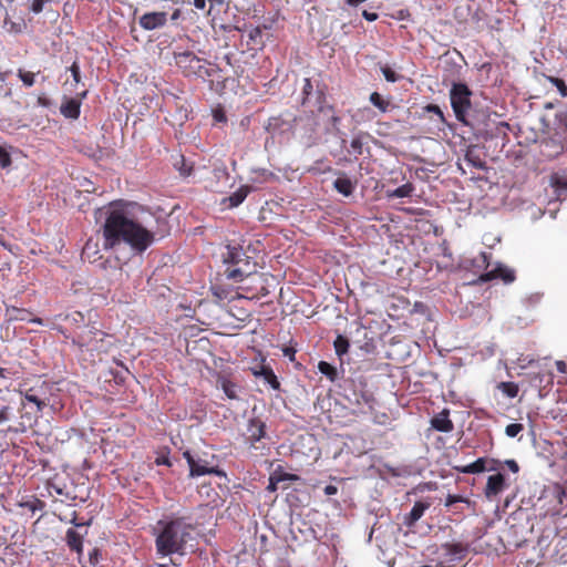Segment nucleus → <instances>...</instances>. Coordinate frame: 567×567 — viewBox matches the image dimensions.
Listing matches in <instances>:
<instances>
[{"label": "nucleus", "mask_w": 567, "mask_h": 567, "mask_svg": "<svg viewBox=\"0 0 567 567\" xmlns=\"http://www.w3.org/2000/svg\"><path fill=\"white\" fill-rule=\"evenodd\" d=\"M156 465L172 466V462L167 455H159L155 460Z\"/></svg>", "instance_id": "obj_55"}, {"label": "nucleus", "mask_w": 567, "mask_h": 567, "mask_svg": "<svg viewBox=\"0 0 567 567\" xmlns=\"http://www.w3.org/2000/svg\"><path fill=\"white\" fill-rule=\"evenodd\" d=\"M248 38L255 45H262V28L256 27L251 29L248 33Z\"/></svg>", "instance_id": "obj_36"}, {"label": "nucleus", "mask_w": 567, "mask_h": 567, "mask_svg": "<svg viewBox=\"0 0 567 567\" xmlns=\"http://www.w3.org/2000/svg\"><path fill=\"white\" fill-rule=\"evenodd\" d=\"M431 426L443 433H450L454 430V424L450 419V410L444 409L431 419Z\"/></svg>", "instance_id": "obj_16"}, {"label": "nucleus", "mask_w": 567, "mask_h": 567, "mask_svg": "<svg viewBox=\"0 0 567 567\" xmlns=\"http://www.w3.org/2000/svg\"><path fill=\"white\" fill-rule=\"evenodd\" d=\"M524 430V426L522 423H511L506 426L505 433L509 437L517 436L522 431Z\"/></svg>", "instance_id": "obj_40"}, {"label": "nucleus", "mask_w": 567, "mask_h": 567, "mask_svg": "<svg viewBox=\"0 0 567 567\" xmlns=\"http://www.w3.org/2000/svg\"><path fill=\"white\" fill-rule=\"evenodd\" d=\"M446 563L463 560L470 550V545L463 542H450L441 546Z\"/></svg>", "instance_id": "obj_10"}, {"label": "nucleus", "mask_w": 567, "mask_h": 567, "mask_svg": "<svg viewBox=\"0 0 567 567\" xmlns=\"http://www.w3.org/2000/svg\"><path fill=\"white\" fill-rule=\"evenodd\" d=\"M480 259L482 260L483 264H488L487 259H488V255L486 252H481L480 254Z\"/></svg>", "instance_id": "obj_64"}, {"label": "nucleus", "mask_w": 567, "mask_h": 567, "mask_svg": "<svg viewBox=\"0 0 567 567\" xmlns=\"http://www.w3.org/2000/svg\"><path fill=\"white\" fill-rule=\"evenodd\" d=\"M463 502H467V499L465 497H463L462 495L449 494L445 499V506L450 507L456 503H463Z\"/></svg>", "instance_id": "obj_45"}, {"label": "nucleus", "mask_w": 567, "mask_h": 567, "mask_svg": "<svg viewBox=\"0 0 567 567\" xmlns=\"http://www.w3.org/2000/svg\"><path fill=\"white\" fill-rule=\"evenodd\" d=\"M3 22H4V25H9V28H8L9 32H13V33L22 32V24L21 23H18V22H14V21H11V20H8V19H4Z\"/></svg>", "instance_id": "obj_48"}, {"label": "nucleus", "mask_w": 567, "mask_h": 567, "mask_svg": "<svg viewBox=\"0 0 567 567\" xmlns=\"http://www.w3.org/2000/svg\"><path fill=\"white\" fill-rule=\"evenodd\" d=\"M18 76L23 82V84L29 87L32 86L35 82V75L33 72L30 71H24L20 69L18 71Z\"/></svg>", "instance_id": "obj_37"}, {"label": "nucleus", "mask_w": 567, "mask_h": 567, "mask_svg": "<svg viewBox=\"0 0 567 567\" xmlns=\"http://www.w3.org/2000/svg\"><path fill=\"white\" fill-rule=\"evenodd\" d=\"M312 90H313V86H312L311 80L308 78L305 79V83H303V87H302V95H303L302 104L303 105L306 104V101L309 97V95L312 93Z\"/></svg>", "instance_id": "obj_44"}, {"label": "nucleus", "mask_w": 567, "mask_h": 567, "mask_svg": "<svg viewBox=\"0 0 567 567\" xmlns=\"http://www.w3.org/2000/svg\"><path fill=\"white\" fill-rule=\"evenodd\" d=\"M351 148L357 153V154H362V141L361 138L359 137H354L352 138L351 141Z\"/></svg>", "instance_id": "obj_52"}, {"label": "nucleus", "mask_w": 567, "mask_h": 567, "mask_svg": "<svg viewBox=\"0 0 567 567\" xmlns=\"http://www.w3.org/2000/svg\"><path fill=\"white\" fill-rule=\"evenodd\" d=\"M217 385L224 391L226 396L230 400L237 399V384L230 381L226 375L218 374Z\"/></svg>", "instance_id": "obj_20"}, {"label": "nucleus", "mask_w": 567, "mask_h": 567, "mask_svg": "<svg viewBox=\"0 0 567 567\" xmlns=\"http://www.w3.org/2000/svg\"><path fill=\"white\" fill-rule=\"evenodd\" d=\"M65 540L71 550L76 551L79 555L83 551V537L74 529L66 530Z\"/></svg>", "instance_id": "obj_22"}, {"label": "nucleus", "mask_w": 567, "mask_h": 567, "mask_svg": "<svg viewBox=\"0 0 567 567\" xmlns=\"http://www.w3.org/2000/svg\"><path fill=\"white\" fill-rule=\"evenodd\" d=\"M109 338L110 336L104 331L89 326L82 331H75L72 343L79 347L81 351L102 353L107 352L111 347Z\"/></svg>", "instance_id": "obj_4"}, {"label": "nucleus", "mask_w": 567, "mask_h": 567, "mask_svg": "<svg viewBox=\"0 0 567 567\" xmlns=\"http://www.w3.org/2000/svg\"><path fill=\"white\" fill-rule=\"evenodd\" d=\"M333 187L338 193L342 194L346 197H349L352 195L355 186H354V183L350 178L338 177L333 182Z\"/></svg>", "instance_id": "obj_25"}, {"label": "nucleus", "mask_w": 567, "mask_h": 567, "mask_svg": "<svg viewBox=\"0 0 567 567\" xmlns=\"http://www.w3.org/2000/svg\"><path fill=\"white\" fill-rule=\"evenodd\" d=\"M488 461V464H487V468L486 471H497L499 468V465H501V462L498 460H495V458H487Z\"/></svg>", "instance_id": "obj_56"}, {"label": "nucleus", "mask_w": 567, "mask_h": 567, "mask_svg": "<svg viewBox=\"0 0 567 567\" xmlns=\"http://www.w3.org/2000/svg\"><path fill=\"white\" fill-rule=\"evenodd\" d=\"M472 91L465 83H453L450 91L451 106L457 121L466 123V115L471 110Z\"/></svg>", "instance_id": "obj_7"}, {"label": "nucleus", "mask_w": 567, "mask_h": 567, "mask_svg": "<svg viewBox=\"0 0 567 567\" xmlns=\"http://www.w3.org/2000/svg\"><path fill=\"white\" fill-rule=\"evenodd\" d=\"M266 435V424L259 417H252L247 426V441L254 445Z\"/></svg>", "instance_id": "obj_14"}, {"label": "nucleus", "mask_w": 567, "mask_h": 567, "mask_svg": "<svg viewBox=\"0 0 567 567\" xmlns=\"http://www.w3.org/2000/svg\"><path fill=\"white\" fill-rule=\"evenodd\" d=\"M488 461L486 457H478L476 461L468 465H453L452 468L462 474H478L487 468Z\"/></svg>", "instance_id": "obj_17"}, {"label": "nucleus", "mask_w": 567, "mask_h": 567, "mask_svg": "<svg viewBox=\"0 0 567 567\" xmlns=\"http://www.w3.org/2000/svg\"><path fill=\"white\" fill-rule=\"evenodd\" d=\"M181 17H182V10L177 8V9H175V10L172 12V14H171V18H169V19H171V21H173V22H174V21L178 20Z\"/></svg>", "instance_id": "obj_61"}, {"label": "nucleus", "mask_w": 567, "mask_h": 567, "mask_svg": "<svg viewBox=\"0 0 567 567\" xmlns=\"http://www.w3.org/2000/svg\"><path fill=\"white\" fill-rule=\"evenodd\" d=\"M465 159L476 168L485 167V163L480 158V156L475 155L472 151H467Z\"/></svg>", "instance_id": "obj_39"}, {"label": "nucleus", "mask_w": 567, "mask_h": 567, "mask_svg": "<svg viewBox=\"0 0 567 567\" xmlns=\"http://www.w3.org/2000/svg\"><path fill=\"white\" fill-rule=\"evenodd\" d=\"M10 374H11V372L8 369H4V368L0 369V389L9 388L10 384L8 381L11 379Z\"/></svg>", "instance_id": "obj_43"}, {"label": "nucleus", "mask_w": 567, "mask_h": 567, "mask_svg": "<svg viewBox=\"0 0 567 567\" xmlns=\"http://www.w3.org/2000/svg\"><path fill=\"white\" fill-rule=\"evenodd\" d=\"M13 413V406L10 401L3 396H0V425L8 422Z\"/></svg>", "instance_id": "obj_28"}, {"label": "nucleus", "mask_w": 567, "mask_h": 567, "mask_svg": "<svg viewBox=\"0 0 567 567\" xmlns=\"http://www.w3.org/2000/svg\"><path fill=\"white\" fill-rule=\"evenodd\" d=\"M323 491L326 495L331 496L337 494L338 488L334 485H327Z\"/></svg>", "instance_id": "obj_60"}, {"label": "nucleus", "mask_w": 567, "mask_h": 567, "mask_svg": "<svg viewBox=\"0 0 567 567\" xmlns=\"http://www.w3.org/2000/svg\"><path fill=\"white\" fill-rule=\"evenodd\" d=\"M248 195V188L247 187H240L235 193H233L228 198L225 199V202H228V207L234 208L239 206L245 198Z\"/></svg>", "instance_id": "obj_27"}, {"label": "nucleus", "mask_w": 567, "mask_h": 567, "mask_svg": "<svg viewBox=\"0 0 567 567\" xmlns=\"http://www.w3.org/2000/svg\"><path fill=\"white\" fill-rule=\"evenodd\" d=\"M362 17L368 21H375L378 19V14L375 12H370L367 10H363Z\"/></svg>", "instance_id": "obj_59"}, {"label": "nucleus", "mask_w": 567, "mask_h": 567, "mask_svg": "<svg viewBox=\"0 0 567 567\" xmlns=\"http://www.w3.org/2000/svg\"><path fill=\"white\" fill-rule=\"evenodd\" d=\"M54 385L45 380L37 379L33 384L23 382L19 386V393L25 401L35 405V413H41L47 406H54L53 400Z\"/></svg>", "instance_id": "obj_3"}, {"label": "nucleus", "mask_w": 567, "mask_h": 567, "mask_svg": "<svg viewBox=\"0 0 567 567\" xmlns=\"http://www.w3.org/2000/svg\"><path fill=\"white\" fill-rule=\"evenodd\" d=\"M136 207V203L124 199L113 200L103 207L104 223L101 231L105 250L126 245L135 254H143L154 243V233L135 217Z\"/></svg>", "instance_id": "obj_1"}, {"label": "nucleus", "mask_w": 567, "mask_h": 567, "mask_svg": "<svg viewBox=\"0 0 567 567\" xmlns=\"http://www.w3.org/2000/svg\"><path fill=\"white\" fill-rule=\"evenodd\" d=\"M12 164L11 154L6 146L0 145V167L6 169Z\"/></svg>", "instance_id": "obj_35"}, {"label": "nucleus", "mask_w": 567, "mask_h": 567, "mask_svg": "<svg viewBox=\"0 0 567 567\" xmlns=\"http://www.w3.org/2000/svg\"><path fill=\"white\" fill-rule=\"evenodd\" d=\"M370 102L383 113L388 112L390 107V102L385 101L378 92L371 93Z\"/></svg>", "instance_id": "obj_33"}, {"label": "nucleus", "mask_w": 567, "mask_h": 567, "mask_svg": "<svg viewBox=\"0 0 567 567\" xmlns=\"http://www.w3.org/2000/svg\"><path fill=\"white\" fill-rule=\"evenodd\" d=\"M342 396L357 413H367L373 410L375 399L363 382L351 380L343 388Z\"/></svg>", "instance_id": "obj_5"}, {"label": "nucleus", "mask_w": 567, "mask_h": 567, "mask_svg": "<svg viewBox=\"0 0 567 567\" xmlns=\"http://www.w3.org/2000/svg\"><path fill=\"white\" fill-rule=\"evenodd\" d=\"M175 64L181 69L185 76L208 78L212 75L209 63L198 58L192 51H183L174 53Z\"/></svg>", "instance_id": "obj_6"}, {"label": "nucleus", "mask_w": 567, "mask_h": 567, "mask_svg": "<svg viewBox=\"0 0 567 567\" xmlns=\"http://www.w3.org/2000/svg\"><path fill=\"white\" fill-rule=\"evenodd\" d=\"M255 265L246 266H233L226 269V276L228 279L234 281H241L245 277L252 274Z\"/></svg>", "instance_id": "obj_19"}, {"label": "nucleus", "mask_w": 567, "mask_h": 567, "mask_svg": "<svg viewBox=\"0 0 567 567\" xmlns=\"http://www.w3.org/2000/svg\"><path fill=\"white\" fill-rule=\"evenodd\" d=\"M333 347H334L336 353L339 357H341L349 351L350 343L346 337L339 334L333 342Z\"/></svg>", "instance_id": "obj_31"}, {"label": "nucleus", "mask_w": 567, "mask_h": 567, "mask_svg": "<svg viewBox=\"0 0 567 567\" xmlns=\"http://www.w3.org/2000/svg\"><path fill=\"white\" fill-rule=\"evenodd\" d=\"M47 489L50 496H64L66 499H74V497L70 496V493L66 491L65 484H60L56 480H49L47 482Z\"/></svg>", "instance_id": "obj_24"}, {"label": "nucleus", "mask_w": 567, "mask_h": 567, "mask_svg": "<svg viewBox=\"0 0 567 567\" xmlns=\"http://www.w3.org/2000/svg\"><path fill=\"white\" fill-rule=\"evenodd\" d=\"M45 3V0H33L31 4V11L33 13H40L43 10V6Z\"/></svg>", "instance_id": "obj_53"}, {"label": "nucleus", "mask_w": 567, "mask_h": 567, "mask_svg": "<svg viewBox=\"0 0 567 567\" xmlns=\"http://www.w3.org/2000/svg\"><path fill=\"white\" fill-rule=\"evenodd\" d=\"M256 377H262L264 380L274 389L280 390V382L277 379L274 370L269 365H261L259 371H254Z\"/></svg>", "instance_id": "obj_21"}, {"label": "nucleus", "mask_w": 567, "mask_h": 567, "mask_svg": "<svg viewBox=\"0 0 567 567\" xmlns=\"http://www.w3.org/2000/svg\"><path fill=\"white\" fill-rule=\"evenodd\" d=\"M224 259L226 262L233 266H251L249 258L246 256L244 249L238 246H227V252L224 255Z\"/></svg>", "instance_id": "obj_15"}, {"label": "nucleus", "mask_w": 567, "mask_h": 567, "mask_svg": "<svg viewBox=\"0 0 567 567\" xmlns=\"http://www.w3.org/2000/svg\"><path fill=\"white\" fill-rule=\"evenodd\" d=\"M196 526L184 516L167 515L153 528L155 550L158 557L185 556L194 550Z\"/></svg>", "instance_id": "obj_2"}, {"label": "nucleus", "mask_w": 567, "mask_h": 567, "mask_svg": "<svg viewBox=\"0 0 567 567\" xmlns=\"http://www.w3.org/2000/svg\"><path fill=\"white\" fill-rule=\"evenodd\" d=\"M56 319L64 320L66 322L65 327L58 326L55 329L61 332L64 338L71 339L73 341V334L75 331H82V329H86L90 324L85 321V317L80 311H73L66 315H58Z\"/></svg>", "instance_id": "obj_9"}, {"label": "nucleus", "mask_w": 567, "mask_h": 567, "mask_svg": "<svg viewBox=\"0 0 567 567\" xmlns=\"http://www.w3.org/2000/svg\"><path fill=\"white\" fill-rule=\"evenodd\" d=\"M506 487L505 476L501 473L488 476L486 486L484 488V495L488 499H493Z\"/></svg>", "instance_id": "obj_12"}, {"label": "nucleus", "mask_w": 567, "mask_h": 567, "mask_svg": "<svg viewBox=\"0 0 567 567\" xmlns=\"http://www.w3.org/2000/svg\"><path fill=\"white\" fill-rule=\"evenodd\" d=\"M505 464L513 473H517L519 471V466L515 460H507Z\"/></svg>", "instance_id": "obj_58"}, {"label": "nucleus", "mask_w": 567, "mask_h": 567, "mask_svg": "<svg viewBox=\"0 0 567 567\" xmlns=\"http://www.w3.org/2000/svg\"><path fill=\"white\" fill-rule=\"evenodd\" d=\"M381 71L388 82L394 83L399 80V75L390 66H382Z\"/></svg>", "instance_id": "obj_42"}, {"label": "nucleus", "mask_w": 567, "mask_h": 567, "mask_svg": "<svg viewBox=\"0 0 567 567\" xmlns=\"http://www.w3.org/2000/svg\"><path fill=\"white\" fill-rule=\"evenodd\" d=\"M7 312L10 316V319L14 320H25L28 315L27 310L18 308H12L11 310L8 309Z\"/></svg>", "instance_id": "obj_41"}, {"label": "nucleus", "mask_w": 567, "mask_h": 567, "mask_svg": "<svg viewBox=\"0 0 567 567\" xmlns=\"http://www.w3.org/2000/svg\"><path fill=\"white\" fill-rule=\"evenodd\" d=\"M22 506L29 508L31 512H35L38 509H42L44 504L40 499L35 498L33 501L25 502L21 504Z\"/></svg>", "instance_id": "obj_46"}, {"label": "nucleus", "mask_w": 567, "mask_h": 567, "mask_svg": "<svg viewBox=\"0 0 567 567\" xmlns=\"http://www.w3.org/2000/svg\"><path fill=\"white\" fill-rule=\"evenodd\" d=\"M138 23L146 31L164 28L167 23V13L165 11L146 12L140 17Z\"/></svg>", "instance_id": "obj_11"}, {"label": "nucleus", "mask_w": 567, "mask_h": 567, "mask_svg": "<svg viewBox=\"0 0 567 567\" xmlns=\"http://www.w3.org/2000/svg\"><path fill=\"white\" fill-rule=\"evenodd\" d=\"M22 421L19 422V425L17 427H9L8 431H13L16 433L18 432H25L28 427L32 426V419L30 416H21Z\"/></svg>", "instance_id": "obj_38"}, {"label": "nucleus", "mask_w": 567, "mask_h": 567, "mask_svg": "<svg viewBox=\"0 0 567 567\" xmlns=\"http://www.w3.org/2000/svg\"><path fill=\"white\" fill-rule=\"evenodd\" d=\"M274 474L277 477L276 481H279V482H282V481H298L299 480V476L296 475V474L278 473V472H275Z\"/></svg>", "instance_id": "obj_49"}, {"label": "nucleus", "mask_w": 567, "mask_h": 567, "mask_svg": "<svg viewBox=\"0 0 567 567\" xmlns=\"http://www.w3.org/2000/svg\"><path fill=\"white\" fill-rule=\"evenodd\" d=\"M318 370L326 375L331 382H334L338 379L337 369L327 361H319Z\"/></svg>", "instance_id": "obj_29"}, {"label": "nucleus", "mask_w": 567, "mask_h": 567, "mask_svg": "<svg viewBox=\"0 0 567 567\" xmlns=\"http://www.w3.org/2000/svg\"><path fill=\"white\" fill-rule=\"evenodd\" d=\"M413 192H414L413 184L406 183L393 190H388L386 196L389 198H403V197H410Z\"/></svg>", "instance_id": "obj_26"}, {"label": "nucleus", "mask_w": 567, "mask_h": 567, "mask_svg": "<svg viewBox=\"0 0 567 567\" xmlns=\"http://www.w3.org/2000/svg\"><path fill=\"white\" fill-rule=\"evenodd\" d=\"M194 6L197 9L203 10L206 7V0H194Z\"/></svg>", "instance_id": "obj_62"}, {"label": "nucleus", "mask_w": 567, "mask_h": 567, "mask_svg": "<svg viewBox=\"0 0 567 567\" xmlns=\"http://www.w3.org/2000/svg\"><path fill=\"white\" fill-rule=\"evenodd\" d=\"M70 72L72 74L73 80L76 83H79L81 80V74H80V66H79L78 62L72 63V65L70 66Z\"/></svg>", "instance_id": "obj_51"}, {"label": "nucleus", "mask_w": 567, "mask_h": 567, "mask_svg": "<svg viewBox=\"0 0 567 567\" xmlns=\"http://www.w3.org/2000/svg\"><path fill=\"white\" fill-rule=\"evenodd\" d=\"M282 353L287 357L291 362L296 360V350L292 347H285L282 349Z\"/></svg>", "instance_id": "obj_54"}, {"label": "nucleus", "mask_w": 567, "mask_h": 567, "mask_svg": "<svg viewBox=\"0 0 567 567\" xmlns=\"http://www.w3.org/2000/svg\"><path fill=\"white\" fill-rule=\"evenodd\" d=\"M174 167L179 172V174L184 177H187L193 172V166L186 163V159L183 155L176 156L173 163Z\"/></svg>", "instance_id": "obj_30"}, {"label": "nucleus", "mask_w": 567, "mask_h": 567, "mask_svg": "<svg viewBox=\"0 0 567 567\" xmlns=\"http://www.w3.org/2000/svg\"><path fill=\"white\" fill-rule=\"evenodd\" d=\"M427 507H429V504H425L423 502H415L411 512L405 517V520H404L405 525H408V526L414 525L423 516V514Z\"/></svg>", "instance_id": "obj_23"}, {"label": "nucleus", "mask_w": 567, "mask_h": 567, "mask_svg": "<svg viewBox=\"0 0 567 567\" xmlns=\"http://www.w3.org/2000/svg\"><path fill=\"white\" fill-rule=\"evenodd\" d=\"M498 389L507 396V398H516L519 391V388L514 382H501L498 384Z\"/></svg>", "instance_id": "obj_32"}, {"label": "nucleus", "mask_w": 567, "mask_h": 567, "mask_svg": "<svg viewBox=\"0 0 567 567\" xmlns=\"http://www.w3.org/2000/svg\"><path fill=\"white\" fill-rule=\"evenodd\" d=\"M549 83H551L554 86L557 87L559 94L563 97L567 96V85L564 80L556 78V76H547L546 78Z\"/></svg>", "instance_id": "obj_34"}, {"label": "nucleus", "mask_w": 567, "mask_h": 567, "mask_svg": "<svg viewBox=\"0 0 567 567\" xmlns=\"http://www.w3.org/2000/svg\"><path fill=\"white\" fill-rule=\"evenodd\" d=\"M276 478H277V477L275 476V474H272V475L270 476V478H269V484H268V486H267V489H268L269 492H276V491H277V488H278V486H277V485H278L279 481H276Z\"/></svg>", "instance_id": "obj_57"}, {"label": "nucleus", "mask_w": 567, "mask_h": 567, "mask_svg": "<svg viewBox=\"0 0 567 567\" xmlns=\"http://www.w3.org/2000/svg\"><path fill=\"white\" fill-rule=\"evenodd\" d=\"M101 557V551L99 548H93V550L89 554V560L92 566H96L99 564Z\"/></svg>", "instance_id": "obj_50"}, {"label": "nucleus", "mask_w": 567, "mask_h": 567, "mask_svg": "<svg viewBox=\"0 0 567 567\" xmlns=\"http://www.w3.org/2000/svg\"><path fill=\"white\" fill-rule=\"evenodd\" d=\"M425 111L429 112V113L436 114L442 123L445 122L444 114H443V112H442V110L440 109L439 105H436V104H427L425 106Z\"/></svg>", "instance_id": "obj_47"}, {"label": "nucleus", "mask_w": 567, "mask_h": 567, "mask_svg": "<svg viewBox=\"0 0 567 567\" xmlns=\"http://www.w3.org/2000/svg\"><path fill=\"white\" fill-rule=\"evenodd\" d=\"M81 101L76 99L65 100L61 106L60 112L66 118L76 120L80 116Z\"/></svg>", "instance_id": "obj_18"}, {"label": "nucleus", "mask_w": 567, "mask_h": 567, "mask_svg": "<svg viewBox=\"0 0 567 567\" xmlns=\"http://www.w3.org/2000/svg\"><path fill=\"white\" fill-rule=\"evenodd\" d=\"M183 456L189 466L190 477H198L207 474H214L217 476L225 475L224 471L218 466L212 465L208 460L202 458L200 456L193 454L190 451H185Z\"/></svg>", "instance_id": "obj_8"}, {"label": "nucleus", "mask_w": 567, "mask_h": 567, "mask_svg": "<svg viewBox=\"0 0 567 567\" xmlns=\"http://www.w3.org/2000/svg\"><path fill=\"white\" fill-rule=\"evenodd\" d=\"M367 0H346V2L351 7H357L358 4L365 2Z\"/></svg>", "instance_id": "obj_63"}, {"label": "nucleus", "mask_w": 567, "mask_h": 567, "mask_svg": "<svg viewBox=\"0 0 567 567\" xmlns=\"http://www.w3.org/2000/svg\"><path fill=\"white\" fill-rule=\"evenodd\" d=\"M499 278L505 284H511L515 280V272L513 269H509L505 266H497L495 269L491 271H486L480 276L481 281L487 282L493 279Z\"/></svg>", "instance_id": "obj_13"}]
</instances>
